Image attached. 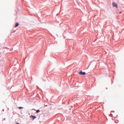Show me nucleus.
I'll list each match as a JSON object with an SVG mask.
<instances>
[{"label": "nucleus", "instance_id": "obj_5", "mask_svg": "<svg viewBox=\"0 0 124 124\" xmlns=\"http://www.w3.org/2000/svg\"><path fill=\"white\" fill-rule=\"evenodd\" d=\"M39 112H40V110L38 109L36 110V113H39Z\"/></svg>", "mask_w": 124, "mask_h": 124}, {"label": "nucleus", "instance_id": "obj_1", "mask_svg": "<svg viewBox=\"0 0 124 124\" xmlns=\"http://www.w3.org/2000/svg\"><path fill=\"white\" fill-rule=\"evenodd\" d=\"M112 5L113 6H114V7H116V8H118V4H117V3H116L115 2H113L112 3Z\"/></svg>", "mask_w": 124, "mask_h": 124}, {"label": "nucleus", "instance_id": "obj_3", "mask_svg": "<svg viewBox=\"0 0 124 124\" xmlns=\"http://www.w3.org/2000/svg\"><path fill=\"white\" fill-rule=\"evenodd\" d=\"M30 117L32 119V120H34V119H36V116H35L31 115Z\"/></svg>", "mask_w": 124, "mask_h": 124}, {"label": "nucleus", "instance_id": "obj_4", "mask_svg": "<svg viewBox=\"0 0 124 124\" xmlns=\"http://www.w3.org/2000/svg\"><path fill=\"white\" fill-rule=\"evenodd\" d=\"M18 26H19V24L18 23H16L15 26V28H17V27H18Z\"/></svg>", "mask_w": 124, "mask_h": 124}, {"label": "nucleus", "instance_id": "obj_7", "mask_svg": "<svg viewBox=\"0 0 124 124\" xmlns=\"http://www.w3.org/2000/svg\"><path fill=\"white\" fill-rule=\"evenodd\" d=\"M16 124H19V123H17Z\"/></svg>", "mask_w": 124, "mask_h": 124}, {"label": "nucleus", "instance_id": "obj_2", "mask_svg": "<svg viewBox=\"0 0 124 124\" xmlns=\"http://www.w3.org/2000/svg\"><path fill=\"white\" fill-rule=\"evenodd\" d=\"M79 74H80V75H86V72L80 71Z\"/></svg>", "mask_w": 124, "mask_h": 124}, {"label": "nucleus", "instance_id": "obj_6", "mask_svg": "<svg viewBox=\"0 0 124 124\" xmlns=\"http://www.w3.org/2000/svg\"><path fill=\"white\" fill-rule=\"evenodd\" d=\"M18 108H19V109H23V108H22V107H18Z\"/></svg>", "mask_w": 124, "mask_h": 124}]
</instances>
